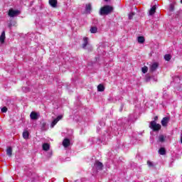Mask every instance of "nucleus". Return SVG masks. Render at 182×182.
I'll return each mask as SVG.
<instances>
[{
  "label": "nucleus",
  "mask_w": 182,
  "mask_h": 182,
  "mask_svg": "<svg viewBox=\"0 0 182 182\" xmlns=\"http://www.w3.org/2000/svg\"><path fill=\"white\" fill-rule=\"evenodd\" d=\"M113 12V7L112 6H105L101 8L100 14V15H109Z\"/></svg>",
  "instance_id": "1"
},
{
  "label": "nucleus",
  "mask_w": 182,
  "mask_h": 182,
  "mask_svg": "<svg viewBox=\"0 0 182 182\" xmlns=\"http://www.w3.org/2000/svg\"><path fill=\"white\" fill-rule=\"evenodd\" d=\"M133 16H134V13L131 12L129 14V19H133Z\"/></svg>",
  "instance_id": "26"
},
{
  "label": "nucleus",
  "mask_w": 182,
  "mask_h": 182,
  "mask_svg": "<svg viewBox=\"0 0 182 182\" xmlns=\"http://www.w3.org/2000/svg\"><path fill=\"white\" fill-rule=\"evenodd\" d=\"M181 143L182 144V135L181 136Z\"/></svg>",
  "instance_id": "31"
},
{
  "label": "nucleus",
  "mask_w": 182,
  "mask_h": 182,
  "mask_svg": "<svg viewBox=\"0 0 182 182\" xmlns=\"http://www.w3.org/2000/svg\"><path fill=\"white\" fill-rule=\"evenodd\" d=\"M20 14L21 11L19 10H15L14 9H10L8 12V15L10 18H14V16H18V15Z\"/></svg>",
  "instance_id": "3"
},
{
  "label": "nucleus",
  "mask_w": 182,
  "mask_h": 182,
  "mask_svg": "<svg viewBox=\"0 0 182 182\" xmlns=\"http://www.w3.org/2000/svg\"><path fill=\"white\" fill-rule=\"evenodd\" d=\"M48 2L52 8H56L58 6V0H48Z\"/></svg>",
  "instance_id": "9"
},
{
  "label": "nucleus",
  "mask_w": 182,
  "mask_h": 182,
  "mask_svg": "<svg viewBox=\"0 0 182 182\" xmlns=\"http://www.w3.org/2000/svg\"><path fill=\"white\" fill-rule=\"evenodd\" d=\"M149 70V68L147 66H144L142 68H141V71L142 73H147Z\"/></svg>",
  "instance_id": "23"
},
{
  "label": "nucleus",
  "mask_w": 182,
  "mask_h": 182,
  "mask_svg": "<svg viewBox=\"0 0 182 182\" xmlns=\"http://www.w3.org/2000/svg\"><path fill=\"white\" fill-rule=\"evenodd\" d=\"M106 2H107V1H109V0H105Z\"/></svg>",
  "instance_id": "32"
},
{
  "label": "nucleus",
  "mask_w": 182,
  "mask_h": 182,
  "mask_svg": "<svg viewBox=\"0 0 182 182\" xmlns=\"http://www.w3.org/2000/svg\"><path fill=\"white\" fill-rule=\"evenodd\" d=\"M12 26V24L9 25V28H11Z\"/></svg>",
  "instance_id": "30"
},
{
  "label": "nucleus",
  "mask_w": 182,
  "mask_h": 182,
  "mask_svg": "<svg viewBox=\"0 0 182 182\" xmlns=\"http://www.w3.org/2000/svg\"><path fill=\"white\" fill-rule=\"evenodd\" d=\"M149 127L154 130V132H159L160 129H161V125L160 124H157L156 121H151L150 122V126Z\"/></svg>",
  "instance_id": "2"
},
{
  "label": "nucleus",
  "mask_w": 182,
  "mask_h": 182,
  "mask_svg": "<svg viewBox=\"0 0 182 182\" xmlns=\"http://www.w3.org/2000/svg\"><path fill=\"white\" fill-rule=\"evenodd\" d=\"M1 112L2 113H6V112H8V108H6V107H4L1 108Z\"/></svg>",
  "instance_id": "25"
},
{
  "label": "nucleus",
  "mask_w": 182,
  "mask_h": 182,
  "mask_svg": "<svg viewBox=\"0 0 182 182\" xmlns=\"http://www.w3.org/2000/svg\"><path fill=\"white\" fill-rule=\"evenodd\" d=\"M6 154L9 157H11V156H12V148L11 146L7 148V149H6Z\"/></svg>",
  "instance_id": "16"
},
{
  "label": "nucleus",
  "mask_w": 182,
  "mask_h": 182,
  "mask_svg": "<svg viewBox=\"0 0 182 182\" xmlns=\"http://www.w3.org/2000/svg\"><path fill=\"white\" fill-rule=\"evenodd\" d=\"M70 144V140H69L68 139H65L63 141V146H64L65 147H69Z\"/></svg>",
  "instance_id": "10"
},
{
  "label": "nucleus",
  "mask_w": 182,
  "mask_h": 182,
  "mask_svg": "<svg viewBox=\"0 0 182 182\" xmlns=\"http://www.w3.org/2000/svg\"><path fill=\"white\" fill-rule=\"evenodd\" d=\"M171 11H173V5H171Z\"/></svg>",
  "instance_id": "29"
},
{
  "label": "nucleus",
  "mask_w": 182,
  "mask_h": 182,
  "mask_svg": "<svg viewBox=\"0 0 182 182\" xmlns=\"http://www.w3.org/2000/svg\"><path fill=\"white\" fill-rule=\"evenodd\" d=\"M146 40L144 39V36H139L137 38V41H138V43H144V41Z\"/></svg>",
  "instance_id": "14"
},
{
  "label": "nucleus",
  "mask_w": 182,
  "mask_h": 182,
  "mask_svg": "<svg viewBox=\"0 0 182 182\" xmlns=\"http://www.w3.org/2000/svg\"><path fill=\"white\" fill-rule=\"evenodd\" d=\"M164 59L166 60L167 61L170 60L171 59V55L170 54H166L164 56Z\"/></svg>",
  "instance_id": "24"
},
{
  "label": "nucleus",
  "mask_w": 182,
  "mask_h": 182,
  "mask_svg": "<svg viewBox=\"0 0 182 182\" xmlns=\"http://www.w3.org/2000/svg\"><path fill=\"white\" fill-rule=\"evenodd\" d=\"M164 140H166V136H164V135H159V141L160 143H164Z\"/></svg>",
  "instance_id": "18"
},
{
  "label": "nucleus",
  "mask_w": 182,
  "mask_h": 182,
  "mask_svg": "<svg viewBox=\"0 0 182 182\" xmlns=\"http://www.w3.org/2000/svg\"><path fill=\"white\" fill-rule=\"evenodd\" d=\"M147 164H148V166H149V167H153V163H151V161H147Z\"/></svg>",
  "instance_id": "27"
},
{
  "label": "nucleus",
  "mask_w": 182,
  "mask_h": 182,
  "mask_svg": "<svg viewBox=\"0 0 182 182\" xmlns=\"http://www.w3.org/2000/svg\"><path fill=\"white\" fill-rule=\"evenodd\" d=\"M23 139H29V132H28V131H24L23 132Z\"/></svg>",
  "instance_id": "15"
},
{
  "label": "nucleus",
  "mask_w": 182,
  "mask_h": 182,
  "mask_svg": "<svg viewBox=\"0 0 182 182\" xmlns=\"http://www.w3.org/2000/svg\"><path fill=\"white\" fill-rule=\"evenodd\" d=\"M49 145L48 144H43V150H45V151H48L49 150Z\"/></svg>",
  "instance_id": "19"
},
{
  "label": "nucleus",
  "mask_w": 182,
  "mask_h": 182,
  "mask_svg": "<svg viewBox=\"0 0 182 182\" xmlns=\"http://www.w3.org/2000/svg\"><path fill=\"white\" fill-rule=\"evenodd\" d=\"M5 31H3L1 33V35L0 36V42L1 43H4L5 42Z\"/></svg>",
  "instance_id": "13"
},
{
  "label": "nucleus",
  "mask_w": 182,
  "mask_h": 182,
  "mask_svg": "<svg viewBox=\"0 0 182 182\" xmlns=\"http://www.w3.org/2000/svg\"><path fill=\"white\" fill-rule=\"evenodd\" d=\"M181 4H182V0H181Z\"/></svg>",
  "instance_id": "33"
},
{
  "label": "nucleus",
  "mask_w": 182,
  "mask_h": 182,
  "mask_svg": "<svg viewBox=\"0 0 182 182\" xmlns=\"http://www.w3.org/2000/svg\"><path fill=\"white\" fill-rule=\"evenodd\" d=\"M90 31L91 33H96V32H97V28L95 27V26L91 27Z\"/></svg>",
  "instance_id": "21"
},
{
  "label": "nucleus",
  "mask_w": 182,
  "mask_h": 182,
  "mask_svg": "<svg viewBox=\"0 0 182 182\" xmlns=\"http://www.w3.org/2000/svg\"><path fill=\"white\" fill-rule=\"evenodd\" d=\"M97 90L98 92H105V86L102 84H100L97 86Z\"/></svg>",
  "instance_id": "17"
},
{
  "label": "nucleus",
  "mask_w": 182,
  "mask_h": 182,
  "mask_svg": "<svg viewBox=\"0 0 182 182\" xmlns=\"http://www.w3.org/2000/svg\"><path fill=\"white\" fill-rule=\"evenodd\" d=\"M63 118V115H59L58 117H57V118L54 119L51 123V127L52 128L55 127V126L58 124V122H59V120H62Z\"/></svg>",
  "instance_id": "4"
},
{
  "label": "nucleus",
  "mask_w": 182,
  "mask_h": 182,
  "mask_svg": "<svg viewBox=\"0 0 182 182\" xmlns=\"http://www.w3.org/2000/svg\"><path fill=\"white\" fill-rule=\"evenodd\" d=\"M158 119H159V117L156 116V117H154L155 122H156V120H158Z\"/></svg>",
  "instance_id": "28"
},
{
  "label": "nucleus",
  "mask_w": 182,
  "mask_h": 182,
  "mask_svg": "<svg viewBox=\"0 0 182 182\" xmlns=\"http://www.w3.org/2000/svg\"><path fill=\"white\" fill-rule=\"evenodd\" d=\"M170 120V118L168 117H164L161 120V123L164 127H166Z\"/></svg>",
  "instance_id": "8"
},
{
  "label": "nucleus",
  "mask_w": 182,
  "mask_h": 182,
  "mask_svg": "<svg viewBox=\"0 0 182 182\" xmlns=\"http://www.w3.org/2000/svg\"><path fill=\"white\" fill-rule=\"evenodd\" d=\"M156 5L153 6L149 10V15H154V14H156Z\"/></svg>",
  "instance_id": "12"
},
{
  "label": "nucleus",
  "mask_w": 182,
  "mask_h": 182,
  "mask_svg": "<svg viewBox=\"0 0 182 182\" xmlns=\"http://www.w3.org/2000/svg\"><path fill=\"white\" fill-rule=\"evenodd\" d=\"M159 154L164 156L166 154V149L164 148H161L159 151Z\"/></svg>",
  "instance_id": "20"
},
{
  "label": "nucleus",
  "mask_w": 182,
  "mask_h": 182,
  "mask_svg": "<svg viewBox=\"0 0 182 182\" xmlns=\"http://www.w3.org/2000/svg\"><path fill=\"white\" fill-rule=\"evenodd\" d=\"M85 11L87 14H90V11H92V4H86Z\"/></svg>",
  "instance_id": "11"
},
{
  "label": "nucleus",
  "mask_w": 182,
  "mask_h": 182,
  "mask_svg": "<svg viewBox=\"0 0 182 182\" xmlns=\"http://www.w3.org/2000/svg\"><path fill=\"white\" fill-rule=\"evenodd\" d=\"M157 68H159V64L158 63H154L150 65V71L151 72H154L155 70H157Z\"/></svg>",
  "instance_id": "7"
},
{
  "label": "nucleus",
  "mask_w": 182,
  "mask_h": 182,
  "mask_svg": "<svg viewBox=\"0 0 182 182\" xmlns=\"http://www.w3.org/2000/svg\"><path fill=\"white\" fill-rule=\"evenodd\" d=\"M83 41H84V43H83V45H82V47H83V48H85L86 46H87V41H88L87 37H85V38H83Z\"/></svg>",
  "instance_id": "22"
},
{
  "label": "nucleus",
  "mask_w": 182,
  "mask_h": 182,
  "mask_svg": "<svg viewBox=\"0 0 182 182\" xmlns=\"http://www.w3.org/2000/svg\"><path fill=\"white\" fill-rule=\"evenodd\" d=\"M95 168H97V170H102L103 168V164H102V162L96 161L95 164Z\"/></svg>",
  "instance_id": "6"
},
{
  "label": "nucleus",
  "mask_w": 182,
  "mask_h": 182,
  "mask_svg": "<svg viewBox=\"0 0 182 182\" xmlns=\"http://www.w3.org/2000/svg\"><path fill=\"white\" fill-rule=\"evenodd\" d=\"M30 117L31 120H38V119H39V113L32 112L30 114Z\"/></svg>",
  "instance_id": "5"
}]
</instances>
